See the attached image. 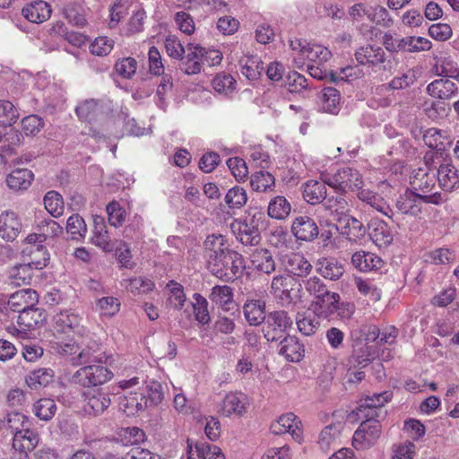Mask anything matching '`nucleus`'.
<instances>
[{"label": "nucleus", "mask_w": 459, "mask_h": 459, "mask_svg": "<svg viewBox=\"0 0 459 459\" xmlns=\"http://www.w3.org/2000/svg\"><path fill=\"white\" fill-rule=\"evenodd\" d=\"M39 300V295L36 290L27 288L22 289L13 293L8 299V307L13 312L19 314L36 305Z\"/></svg>", "instance_id": "nucleus-11"}, {"label": "nucleus", "mask_w": 459, "mask_h": 459, "mask_svg": "<svg viewBox=\"0 0 459 459\" xmlns=\"http://www.w3.org/2000/svg\"><path fill=\"white\" fill-rule=\"evenodd\" d=\"M410 184L413 186V191H420L421 195H428L436 184L435 174L430 175L422 168L418 169L410 178Z\"/></svg>", "instance_id": "nucleus-31"}, {"label": "nucleus", "mask_w": 459, "mask_h": 459, "mask_svg": "<svg viewBox=\"0 0 459 459\" xmlns=\"http://www.w3.org/2000/svg\"><path fill=\"white\" fill-rule=\"evenodd\" d=\"M381 432L380 420H364L355 431L352 444L355 448H358V445L362 447L372 446L380 437Z\"/></svg>", "instance_id": "nucleus-6"}, {"label": "nucleus", "mask_w": 459, "mask_h": 459, "mask_svg": "<svg viewBox=\"0 0 459 459\" xmlns=\"http://www.w3.org/2000/svg\"><path fill=\"white\" fill-rule=\"evenodd\" d=\"M54 379V370L51 368H38L32 370L25 378L27 385L30 389H38L47 386Z\"/></svg>", "instance_id": "nucleus-37"}, {"label": "nucleus", "mask_w": 459, "mask_h": 459, "mask_svg": "<svg viewBox=\"0 0 459 459\" xmlns=\"http://www.w3.org/2000/svg\"><path fill=\"white\" fill-rule=\"evenodd\" d=\"M66 232L73 240H81L87 232L86 223L78 213L71 215L66 222Z\"/></svg>", "instance_id": "nucleus-44"}, {"label": "nucleus", "mask_w": 459, "mask_h": 459, "mask_svg": "<svg viewBox=\"0 0 459 459\" xmlns=\"http://www.w3.org/2000/svg\"><path fill=\"white\" fill-rule=\"evenodd\" d=\"M341 176V185L343 186L344 195L348 190L354 191L362 187L363 182L359 171L352 168H343L338 170Z\"/></svg>", "instance_id": "nucleus-39"}, {"label": "nucleus", "mask_w": 459, "mask_h": 459, "mask_svg": "<svg viewBox=\"0 0 459 459\" xmlns=\"http://www.w3.org/2000/svg\"><path fill=\"white\" fill-rule=\"evenodd\" d=\"M23 255H28L30 261L28 264H31V266L35 269L41 270L48 266L50 255L43 245H34L22 250Z\"/></svg>", "instance_id": "nucleus-34"}, {"label": "nucleus", "mask_w": 459, "mask_h": 459, "mask_svg": "<svg viewBox=\"0 0 459 459\" xmlns=\"http://www.w3.org/2000/svg\"><path fill=\"white\" fill-rule=\"evenodd\" d=\"M296 420L297 417L292 412L283 414L271 425V432L274 435L291 433L293 436L295 434L293 427L298 429V422Z\"/></svg>", "instance_id": "nucleus-41"}, {"label": "nucleus", "mask_w": 459, "mask_h": 459, "mask_svg": "<svg viewBox=\"0 0 459 459\" xmlns=\"http://www.w3.org/2000/svg\"><path fill=\"white\" fill-rule=\"evenodd\" d=\"M70 378V383L84 388L102 385L112 379L114 374L107 363L82 364Z\"/></svg>", "instance_id": "nucleus-3"}, {"label": "nucleus", "mask_w": 459, "mask_h": 459, "mask_svg": "<svg viewBox=\"0 0 459 459\" xmlns=\"http://www.w3.org/2000/svg\"><path fill=\"white\" fill-rule=\"evenodd\" d=\"M33 277L31 264H17L8 272L11 284L15 286L30 285Z\"/></svg>", "instance_id": "nucleus-32"}, {"label": "nucleus", "mask_w": 459, "mask_h": 459, "mask_svg": "<svg viewBox=\"0 0 459 459\" xmlns=\"http://www.w3.org/2000/svg\"><path fill=\"white\" fill-rule=\"evenodd\" d=\"M22 126L26 135H35L44 126V121L37 115H30L22 118Z\"/></svg>", "instance_id": "nucleus-63"}, {"label": "nucleus", "mask_w": 459, "mask_h": 459, "mask_svg": "<svg viewBox=\"0 0 459 459\" xmlns=\"http://www.w3.org/2000/svg\"><path fill=\"white\" fill-rule=\"evenodd\" d=\"M107 212L108 215V222L115 228L122 226L126 218V211L119 203L113 201L107 205Z\"/></svg>", "instance_id": "nucleus-55"}, {"label": "nucleus", "mask_w": 459, "mask_h": 459, "mask_svg": "<svg viewBox=\"0 0 459 459\" xmlns=\"http://www.w3.org/2000/svg\"><path fill=\"white\" fill-rule=\"evenodd\" d=\"M292 319L288 312L275 310L267 313V318L264 323L263 333L268 342H277L283 339L286 330L292 325Z\"/></svg>", "instance_id": "nucleus-5"}, {"label": "nucleus", "mask_w": 459, "mask_h": 459, "mask_svg": "<svg viewBox=\"0 0 459 459\" xmlns=\"http://www.w3.org/2000/svg\"><path fill=\"white\" fill-rule=\"evenodd\" d=\"M195 452L197 457H193L192 443L190 439H187L188 459H225V455L220 447L205 442H197L195 444Z\"/></svg>", "instance_id": "nucleus-29"}, {"label": "nucleus", "mask_w": 459, "mask_h": 459, "mask_svg": "<svg viewBox=\"0 0 459 459\" xmlns=\"http://www.w3.org/2000/svg\"><path fill=\"white\" fill-rule=\"evenodd\" d=\"M325 201V202L324 203V206L325 210H328L331 212V213H335L340 217L345 215L348 203L342 197V195H339L338 196H326Z\"/></svg>", "instance_id": "nucleus-57"}, {"label": "nucleus", "mask_w": 459, "mask_h": 459, "mask_svg": "<svg viewBox=\"0 0 459 459\" xmlns=\"http://www.w3.org/2000/svg\"><path fill=\"white\" fill-rule=\"evenodd\" d=\"M193 299L195 300L193 309L195 320L203 325H208L211 321V316L207 299L200 293H195Z\"/></svg>", "instance_id": "nucleus-47"}, {"label": "nucleus", "mask_w": 459, "mask_h": 459, "mask_svg": "<svg viewBox=\"0 0 459 459\" xmlns=\"http://www.w3.org/2000/svg\"><path fill=\"white\" fill-rule=\"evenodd\" d=\"M355 311V306L351 302H340V296L338 293L332 295L331 300L325 305L326 316H331L336 314L340 319H350Z\"/></svg>", "instance_id": "nucleus-24"}, {"label": "nucleus", "mask_w": 459, "mask_h": 459, "mask_svg": "<svg viewBox=\"0 0 459 459\" xmlns=\"http://www.w3.org/2000/svg\"><path fill=\"white\" fill-rule=\"evenodd\" d=\"M55 323L56 329L62 333H67L70 330H74L80 325L79 317L68 311H61L55 316Z\"/></svg>", "instance_id": "nucleus-50"}, {"label": "nucleus", "mask_w": 459, "mask_h": 459, "mask_svg": "<svg viewBox=\"0 0 459 459\" xmlns=\"http://www.w3.org/2000/svg\"><path fill=\"white\" fill-rule=\"evenodd\" d=\"M22 230V223L13 212L6 211L0 215V237L7 241H13Z\"/></svg>", "instance_id": "nucleus-13"}, {"label": "nucleus", "mask_w": 459, "mask_h": 459, "mask_svg": "<svg viewBox=\"0 0 459 459\" xmlns=\"http://www.w3.org/2000/svg\"><path fill=\"white\" fill-rule=\"evenodd\" d=\"M85 397V407L84 410L89 414L99 415L107 410L110 403V398L108 394H106L100 390L83 393Z\"/></svg>", "instance_id": "nucleus-18"}, {"label": "nucleus", "mask_w": 459, "mask_h": 459, "mask_svg": "<svg viewBox=\"0 0 459 459\" xmlns=\"http://www.w3.org/2000/svg\"><path fill=\"white\" fill-rule=\"evenodd\" d=\"M305 288L310 295H314L319 301H321L322 308L331 300L332 295L334 293L330 291L324 281L316 276L309 278L306 281Z\"/></svg>", "instance_id": "nucleus-33"}, {"label": "nucleus", "mask_w": 459, "mask_h": 459, "mask_svg": "<svg viewBox=\"0 0 459 459\" xmlns=\"http://www.w3.org/2000/svg\"><path fill=\"white\" fill-rule=\"evenodd\" d=\"M439 186L446 191L459 188V173L452 164H442L437 169Z\"/></svg>", "instance_id": "nucleus-27"}, {"label": "nucleus", "mask_w": 459, "mask_h": 459, "mask_svg": "<svg viewBox=\"0 0 459 459\" xmlns=\"http://www.w3.org/2000/svg\"><path fill=\"white\" fill-rule=\"evenodd\" d=\"M301 188L304 200L311 205L319 204L326 199L327 189L324 183L310 179Z\"/></svg>", "instance_id": "nucleus-19"}, {"label": "nucleus", "mask_w": 459, "mask_h": 459, "mask_svg": "<svg viewBox=\"0 0 459 459\" xmlns=\"http://www.w3.org/2000/svg\"><path fill=\"white\" fill-rule=\"evenodd\" d=\"M114 40L108 37H99L91 45V53L95 56H107L113 48Z\"/></svg>", "instance_id": "nucleus-64"}, {"label": "nucleus", "mask_w": 459, "mask_h": 459, "mask_svg": "<svg viewBox=\"0 0 459 459\" xmlns=\"http://www.w3.org/2000/svg\"><path fill=\"white\" fill-rule=\"evenodd\" d=\"M393 397L391 391H385L379 394H374L372 396H368L359 406L357 408L359 411H362V407H377L381 408L384 404L389 402Z\"/></svg>", "instance_id": "nucleus-60"}, {"label": "nucleus", "mask_w": 459, "mask_h": 459, "mask_svg": "<svg viewBox=\"0 0 459 459\" xmlns=\"http://www.w3.org/2000/svg\"><path fill=\"white\" fill-rule=\"evenodd\" d=\"M118 405L127 416H134L148 407V400L144 392H129L119 397Z\"/></svg>", "instance_id": "nucleus-10"}, {"label": "nucleus", "mask_w": 459, "mask_h": 459, "mask_svg": "<svg viewBox=\"0 0 459 459\" xmlns=\"http://www.w3.org/2000/svg\"><path fill=\"white\" fill-rule=\"evenodd\" d=\"M233 297V289L229 285H215L209 294V299L213 307L216 306L223 312L237 310L238 305L235 303Z\"/></svg>", "instance_id": "nucleus-9"}, {"label": "nucleus", "mask_w": 459, "mask_h": 459, "mask_svg": "<svg viewBox=\"0 0 459 459\" xmlns=\"http://www.w3.org/2000/svg\"><path fill=\"white\" fill-rule=\"evenodd\" d=\"M338 221L345 223L342 228L341 234L346 236L350 241L357 242L367 233V229L363 223L352 216L345 214L342 217H339Z\"/></svg>", "instance_id": "nucleus-23"}, {"label": "nucleus", "mask_w": 459, "mask_h": 459, "mask_svg": "<svg viewBox=\"0 0 459 459\" xmlns=\"http://www.w3.org/2000/svg\"><path fill=\"white\" fill-rule=\"evenodd\" d=\"M238 225V238L243 245L256 246L261 241V230L264 226V214L255 212L237 222Z\"/></svg>", "instance_id": "nucleus-4"}, {"label": "nucleus", "mask_w": 459, "mask_h": 459, "mask_svg": "<svg viewBox=\"0 0 459 459\" xmlns=\"http://www.w3.org/2000/svg\"><path fill=\"white\" fill-rule=\"evenodd\" d=\"M19 112L9 100H0V124L3 126H11L19 118Z\"/></svg>", "instance_id": "nucleus-52"}, {"label": "nucleus", "mask_w": 459, "mask_h": 459, "mask_svg": "<svg viewBox=\"0 0 459 459\" xmlns=\"http://www.w3.org/2000/svg\"><path fill=\"white\" fill-rule=\"evenodd\" d=\"M56 402L50 398H41L33 404L35 415L41 420H50L56 413Z\"/></svg>", "instance_id": "nucleus-43"}, {"label": "nucleus", "mask_w": 459, "mask_h": 459, "mask_svg": "<svg viewBox=\"0 0 459 459\" xmlns=\"http://www.w3.org/2000/svg\"><path fill=\"white\" fill-rule=\"evenodd\" d=\"M286 271L298 277H306L312 271V264L299 253H292L287 256L285 262Z\"/></svg>", "instance_id": "nucleus-26"}, {"label": "nucleus", "mask_w": 459, "mask_h": 459, "mask_svg": "<svg viewBox=\"0 0 459 459\" xmlns=\"http://www.w3.org/2000/svg\"><path fill=\"white\" fill-rule=\"evenodd\" d=\"M296 324L299 332L307 336L314 334L319 325L316 315L311 312H299L296 316Z\"/></svg>", "instance_id": "nucleus-45"}, {"label": "nucleus", "mask_w": 459, "mask_h": 459, "mask_svg": "<svg viewBox=\"0 0 459 459\" xmlns=\"http://www.w3.org/2000/svg\"><path fill=\"white\" fill-rule=\"evenodd\" d=\"M167 287L170 288L171 292V297L169 298V303L173 305L176 309H181L186 302L183 286L172 280L169 281Z\"/></svg>", "instance_id": "nucleus-58"}, {"label": "nucleus", "mask_w": 459, "mask_h": 459, "mask_svg": "<svg viewBox=\"0 0 459 459\" xmlns=\"http://www.w3.org/2000/svg\"><path fill=\"white\" fill-rule=\"evenodd\" d=\"M51 6L43 0L33 1L23 6L22 16L30 22L42 23L50 18Z\"/></svg>", "instance_id": "nucleus-12"}, {"label": "nucleus", "mask_w": 459, "mask_h": 459, "mask_svg": "<svg viewBox=\"0 0 459 459\" xmlns=\"http://www.w3.org/2000/svg\"><path fill=\"white\" fill-rule=\"evenodd\" d=\"M351 264L361 272H370L381 268L383 260L373 253L360 250L352 255Z\"/></svg>", "instance_id": "nucleus-21"}, {"label": "nucleus", "mask_w": 459, "mask_h": 459, "mask_svg": "<svg viewBox=\"0 0 459 459\" xmlns=\"http://www.w3.org/2000/svg\"><path fill=\"white\" fill-rule=\"evenodd\" d=\"M274 185V177L267 171L259 170L251 175L250 186L254 191L266 192L272 190Z\"/></svg>", "instance_id": "nucleus-40"}, {"label": "nucleus", "mask_w": 459, "mask_h": 459, "mask_svg": "<svg viewBox=\"0 0 459 459\" xmlns=\"http://www.w3.org/2000/svg\"><path fill=\"white\" fill-rule=\"evenodd\" d=\"M46 210L55 218L61 216L64 212V201L62 195L54 190L48 191L44 196Z\"/></svg>", "instance_id": "nucleus-49"}, {"label": "nucleus", "mask_w": 459, "mask_h": 459, "mask_svg": "<svg viewBox=\"0 0 459 459\" xmlns=\"http://www.w3.org/2000/svg\"><path fill=\"white\" fill-rule=\"evenodd\" d=\"M252 263L257 271L269 274L275 271V262L272 253L266 248L257 249L254 255Z\"/></svg>", "instance_id": "nucleus-38"}, {"label": "nucleus", "mask_w": 459, "mask_h": 459, "mask_svg": "<svg viewBox=\"0 0 459 459\" xmlns=\"http://www.w3.org/2000/svg\"><path fill=\"white\" fill-rule=\"evenodd\" d=\"M291 211V205L284 196L279 195L271 200L268 205V215L273 219L283 220Z\"/></svg>", "instance_id": "nucleus-42"}, {"label": "nucleus", "mask_w": 459, "mask_h": 459, "mask_svg": "<svg viewBox=\"0 0 459 459\" xmlns=\"http://www.w3.org/2000/svg\"><path fill=\"white\" fill-rule=\"evenodd\" d=\"M204 246L209 252L208 263L212 266L214 275L227 281L243 276L246 269L244 258L241 254L229 247L222 235L208 236Z\"/></svg>", "instance_id": "nucleus-1"}, {"label": "nucleus", "mask_w": 459, "mask_h": 459, "mask_svg": "<svg viewBox=\"0 0 459 459\" xmlns=\"http://www.w3.org/2000/svg\"><path fill=\"white\" fill-rule=\"evenodd\" d=\"M304 344L296 336L287 335L280 341L279 354L287 361L299 362L304 358Z\"/></svg>", "instance_id": "nucleus-14"}, {"label": "nucleus", "mask_w": 459, "mask_h": 459, "mask_svg": "<svg viewBox=\"0 0 459 459\" xmlns=\"http://www.w3.org/2000/svg\"><path fill=\"white\" fill-rule=\"evenodd\" d=\"M444 202L441 193L436 192L430 195H420L417 192L407 188L403 194L400 195L395 200L394 213L399 216L400 227L403 225L401 221L403 215H410L417 217L422 212V203L440 204Z\"/></svg>", "instance_id": "nucleus-2"}, {"label": "nucleus", "mask_w": 459, "mask_h": 459, "mask_svg": "<svg viewBox=\"0 0 459 459\" xmlns=\"http://www.w3.org/2000/svg\"><path fill=\"white\" fill-rule=\"evenodd\" d=\"M34 175L28 169H13L7 177V186L13 190L27 189L33 180Z\"/></svg>", "instance_id": "nucleus-35"}, {"label": "nucleus", "mask_w": 459, "mask_h": 459, "mask_svg": "<svg viewBox=\"0 0 459 459\" xmlns=\"http://www.w3.org/2000/svg\"><path fill=\"white\" fill-rule=\"evenodd\" d=\"M226 163L231 174L238 181L244 180L247 178L248 169L247 163L243 159L232 157L228 159Z\"/></svg>", "instance_id": "nucleus-59"}, {"label": "nucleus", "mask_w": 459, "mask_h": 459, "mask_svg": "<svg viewBox=\"0 0 459 459\" xmlns=\"http://www.w3.org/2000/svg\"><path fill=\"white\" fill-rule=\"evenodd\" d=\"M247 201V192L239 186L230 188L225 195V203L230 209H240L246 204Z\"/></svg>", "instance_id": "nucleus-51"}, {"label": "nucleus", "mask_w": 459, "mask_h": 459, "mask_svg": "<svg viewBox=\"0 0 459 459\" xmlns=\"http://www.w3.org/2000/svg\"><path fill=\"white\" fill-rule=\"evenodd\" d=\"M108 356L102 351L101 342L90 340L78 355L72 359L73 365L108 363Z\"/></svg>", "instance_id": "nucleus-8"}, {"label": "nucleus", "mask_w": 459, "mask_h": 459, "mask_svg": "<svg viewBox=\"0 0 459 459\" xmlns=\"http://www.w3.org/2000/svg\"><path fill=\"white\" fill-rule=\"evenodd\" d=\"M236 84V80L226 73L217 74L212 80L213 89L220 93L228 94L232 92Z\"/></svg>", "instance_id": "nucleus-54"}, {"label": "nucleus", "mask_w": 459, "mask_h": 459, "mask_svg": "<svg viewBox=\"0 0 459 459\" xmlns=\"http://www.w3.org/2000/svg\"><path fill=\"white\" fill-rule=\"evenodd\" d=\"M363 13L367 15L371 22L377 24H383L388 27L392 22L387 10L382 6H377L373 10L363 9Z\"/></svg>", "instance_id": "nucleus-62"}, {"label": "nucleus", "mask_w": 459, "mask_h": 459, "mask_svg": "<svg viewBox=\"0 0 459 459\" xmlns=\"http://www.w3.org/2000/svg\"><path fill=\"white\" fill-rule=\"evenodd\" d=\"M317 272L325 279H329L331 281H336L340 279L343 273L344 268L342 263H340L337 259L330 257V258H322L317 262Z\"/></svg>", "instance_id": "nucleus-30"}, {"label": "nucleus", "mask_w": 459, "mask_h": 459, "mask_svg": "<svg viewBox=\"0 0 459 459\" xmlns=\"http://www.w3.org/2000/svg\"><path fill=\"white\" fill-rule=\"evenodd\" d=\"M243 394H229L225 396L222 410L227 415L236 413L242 415L246 411Z\"/></svg>", "instance_id": "nucleus-46"}, {"label": "nucleus", "mask_w": 459, "mask_h": 459, "mask_svg": "<svg viewBox=\"0 0 459 459\" xmlns=\"http://www.w3.org/2000/svg\"><path fill=\"white\" fill-rule=\"evenodd\" d=\"M435 68L437 75L459 81V67L451 56L440 57Z\"/></svg>", "instance_id": "nucleus-48"}, {"label": "nucleus", "mask_w": 459, "mask_h": 459, "mask_svg": "<svg viewBox=\"0 0 459 459\" xmlns=\"http://www.w3.org/2000/svg\"><path fill=\"white\" fill-rule=\"evenodd\" d=\"M141 392H144L148 400V404L158 405L163 400L164 394L160 383L152 381Z\"/></svg>", "instance_id": "nucleus-61"}, {"label": "nucleus", "mask_w": 459, "mask_h": 459, "mask_svg": "<svg viewBox=\"0 0 459 459\" xmlns=\"http://www.w3.org/2000/svg\"><path fill=\"white\" fill-rule=\"evenodd\" d=\"M137 69V61L133 57H125L119 59L115 64L117 73L126 79H130L135 74Z\"/></svg>", "instance_id": "nucleus-56"}, {"label": "nucleus", "mask_w": 459, "mask_h": 459, "mask_svg": "<svg viewBox=\"0 0 459 459\" xmlns=\"http://www.w3.org/2000/svg\"><path fill=\"white\" fill-rule=\"evenodd\" d=\"M321 94L322 109L330 114H338L341 108L339 90L333 87H325L322 90Z\"/></svg>", "instance_id": "nucleus-36"}, {"label": "nucleus", "mask_w": 459, "mask_h": 459, "mask_svg": "<svg viewBox=\"0 0 459 459\" xmlns=\"http://www.w3.org/2000/svg\"><path fill=\"white\" fill-rule=\"evenodd\" d=\"M355 57L360 65L370 64L377 65L384 63L385 52L378 46L368 45L360 47L355 53Z\"/></svg>", "instance_id": "nucleus-28"}, {"label": "nucleus", "mask_w": 459, "mask_h": 459, "mask_svg": "<svg viewBox=\"0 0 459 459\" xmlns=\"http://www.w3.org/2000/svg\"><path fill=\"white\" fill-rule=\"evenodd\" d=\"M368 235L378 247H386L393 241L390 228L383 221H371L368 224Z\"/></svg>", "instance_id": "nucleus-25"}, {"label": "nucleus", "mask_w": 459, "mask_h": 459, "mask_svg": "<svg viewBox=\"0 0 459 459\" xmlns=\"http://www.w3.org/2000/svg\"><path fill=\"white\" fill-rule=\"evenodd\" d=\"M243 313L250 325H259L267 318L265 302L260 299L247 300L243 306Z\"/></svg>", "instance_id": "nucleus-20"}, {"label": "nucleus", "mask_w": 459, "mask_h": 459, "mask_svg": "<svg viewBox=\"0 0 459 459\" xmlns=\"http://www.w3.org/2000/svg\"><path fill=\"white\" fill-rule=\"evenodd\" d=\"M291 232L299 241L312 242L319 236V227L313 218L300 215L293 220Z\"/></svg>", "instance_id": "nucleus-7"}, {"label": "nucleus", "mask_w": 459, "mask_h": 459, "mask_svg": "<svg viewBox=\"0 0 459 459\" xmlns=\"http://www.w3.org/2000/svg\"><path fill=\"white\" fill-rule=\"evenodd\" d=\"M47 319L45 309L39 308L32 305L19 314L17 323L25 331L33 330L43 325Z\"/></svg>", "instance_id": "nucleus-15"}, {"label": "nucleus", "mask_w": 459, "mask_h": 459, "mask_svg": "<svg viewBox=\"0 0 459 459\" xmlns=\"http://www.w3.org/2000/svg\"><path fill=\"white\" fill-rule=\"evenodd\" d=\"M302 55L313 62L327 61L331 57V52L326 48L309 43H306V46L302 47Z\"/></svg>", "instance_id": "nucleus-53"}, {"label": "nucleus", "mask_w": 459, "mask_h": 459, "mask_svg": "<svg viewBox=\"0 0 459 459\" xmlns=\"http://www.w3.org/2000/svg\"><path fill=\"white\" fill-rule=\"evenodd\" d=\"M92 243L103 249L107 253L115 250V243L110 240L107 225L103 217L96 215L93 217V236Z\"/></svg>", "instance_id": "nucleus-16"}, {"label": "nucleus", "mask_w": 459, "mask_h": 459, "mask_svg": "<svg viewBox=\"0 0 459 459\" xmlns=\"http://www.w3.org/2000/svg\"><path fill=\"white\" fill-rule=\"evenodd\" d=\"M458 88L448 79H437L427 86V92L440 100H448L457 94Z\"/></svg>", "instance_id": "nucleus-22"}, {"label": "nucleus", "mask_w": 459, "mask_h": 459, "mask_svg": "<svg viewBox=\"0 0 459 459\" xmlns=\"http://www.w3.org/2000/svg\"><path fill=\"white\" fill-rule=\"evenodd\" d=\"M5 425L13 433V446L16 448L17 443L29 433V421L22 413L12 412L7 414Z\"/></svg>", "instance_id": "nucleus-17"}]
</instances>
